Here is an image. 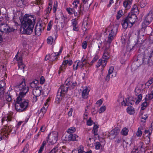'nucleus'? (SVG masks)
<instances>
[{
	"label": "nucleus",
	"instance_id": "1",
	"mask_svg": "<svg viewBox=\"0 0 153 153\" xmlns=\"http://www.w3.org/2000/svg\"><path fill=\"white\" fill-rule=\"evenodd\" d=\"M65 84L61 85L59 88L56 97V101H60L62 100V97L67 92L68 88L70 87L73 89L77 85V83L73 78L72 76L68 78L65 82Z\"/></svg>",
	"mask_w": 153,
	"mask_h": 153
},
{
	"label": "nucleus",
	"instance_id": "2",
	"mask_svg": "<svg viewBox=\"0 0 153 153\" xmlns=\"http://www.w3.org/2000/svg\"><path fill=\"white\" fill-rule=\"evenodd\" d=\"M35 23V19L32 16L24 17L22 23V27L23 29V33L30 34L33 32Z\"/></svg>",
	"mask_w": 153,
	"mask_h": 153
},
{
	"label": "nucleus",
	"instance_id": "3",
	"mask_svg": "<svg viewBox=\"0 0 153 153\" xmlns=\"http://www.w3.org/2000/svg\"><path fill=\"white\" fill-rule=\"evenodd\" d=\"M23 97H18L16 98L15 108L18 111H25L29 106V101L27 99H23Z\"/></svg>",
	"mask_w": 153,
	"mask_h": 153
},
{
	"label": "nucleus",
	"instance_id": "4",
	"mask_svg": "<svg viewBox=\"0 0 153 153\" xmlns=\"http://www.w3.org/2000/svg\"><path fill=\"white\" fill-rule=\"evenodd\" d=\"M118 25L115 24L113 26H111L108 27L109 30L110 31V33L108 36L107 42L110 43L112 40L114 39L115 36L117 34V31Z\"/></svg>",
	"mask_w": 153,
	"mask_h": 153
},
{
	"label": "nucleus",
	"instance_id": "5",
	"mask_svg": "<svg viewBox=\"0 0 153 153\" xmlns=\"http://www.w3.org/2000/svg\"><path fill=\"white\" fill-rule=\"evenodd\" d=\"M18 86L19 91L18 97H24L29 91V88L26 85L25 81L24 80Z\"/></svg>",
	"mask_w": 153,
	"mask_h": 153
},
{
	"label": "nucleus",
	"instance_id": "6",
	"mask_svg": "<svg viewBox=\"0 0 153 153\" xmlns=\"http://www.w3.org/2000/svg\"><path fill=\"white\" fill-rule=\"evenodd\" d=\"M14 29L10 27L9 26L5 24L1 23L0 24V42L2 40V35L3 33H7L13 31Z\"/></svg>",
	"mask_w": 153,
	"mask_h": 153
},
{
	"label": "nucleus",
	"instance_id": "7",
	"mask_svg": "<svg viewBox=\"0 0 153 153\" xmlns=\"http://www.w3.org/2000/svg\"><path fill=\"white\" fill-rule=\"evenodd\" d=\"M87 62L85 59L82 58L81 61H76L73 64V69L74 70H76L78 68H82L87 64Z\"/></svg>",
	"mask_w": 153,
	"mask_h": 153
},
{
	"label": "nucleus",
	"instance_id": "8",
	"mask_svg": "<svg viewBox=\"0 0 153 153\" xmlns=\"http://www.w3.org/2000/svg\"><path fill=\"white\" fill-rule=\"evenodd\" d=\"M48 142L51 144L55 143L58 140V133L56 131H53L49 134L48 136Z\"/></svg>",
	"mask_w": 153,
	"mask_h": 153
},
{
	"label": "nucleus",
	"instance_id": "9",
	"mask_svg": "<svg viewBox=\"0 0 153 153\" xmlns=\"http://www.w3.org/2000/svg\"><path fill=\"white\" fill-rule=\"evenodd\" d=\"M126 18L130 23V26H132L137 19V17L136 15L133 14L128 15Z\"/></svg>",
	"mask_w": 153,
	"mask_h": 153
},
{
	"label": "nucleus",
	"instance_id": "10",
	"mask_svg": "<svg viewBox=\"0 0 153 153\" xmlns=\"http://www.w3.org/2000/svg\"><path fill=\"white\" fill-rule=\"evenodd\" d=\"M13 117L11 114L7 115L6 116L3 117L1 120V122L3 125H7L10 122L12 121Z\"/></svg>",
	"mask_w": 153,
	"mask_h": 153
},
{
	"label": "nucleus",
	"instance_id": "11",
	"mask_svg": "<svg viewBox=\"0 0 153 153\" xmlns=\"http://www.w3.org/2000/svg\"><path fill=\"white\" fill-rule=\"evenodd\" d=\"M6 128L4 129L5 132L8 133V135L10 133H11L12 134L16 133V129L12 125H9L7 126H6Z\"/></svg>",
	"mask_w": 153,
	"mask_h": 153
},
{
	"label": "nucleus",
	"instance_id": "12",
	"mask_svg": "<svg viewBox=\"0 0 153 153\" xmlns=\"http://www.w3.org/2000/svg\"><path fill=\"white\" fill-rule=\"evenodd\" d=\"M6 83L3 80L0 81V97L3 96L6 88Z\"/></svg>",
	"mask_w": 153,
	"mask_h": 153
},
{
	"label": "nucleus",
	"instance_id": "13",
	"mask_svg": "<svg viewBox=\"0 0 153 153\" xmlns=\"http://www.w3.org/2000/svg\"><path fill=\"white\" fill-rule=\"evenodd\" d=\"M42 88L41 87H37L33 89V93L34 96L39 97L41 94Z\"/></svg>",
	"mask_w": 153,
	"mask_h": 153
},
{
	"label": "nucleus",
	"instance_id": "14",
	"mask_svg": "<svg viewBox=\"0 0 153 153\" xmlns=\"http://www.w3.org/2000/svg\"><path fill=\"white\" fill-rule=\"evenodd\" d=\"M107 63V60L102 58V59L98 60L96 66L97 68H99L101 65L103 68H104L106 65Z\"/></svg>",
	"mask_w": 153,
	"mask_h": 153
},
{
	"label": "nucleus",
	"instance_id": "15",
	"mask_svg": "<svg viewBox=\"0 0 153 153\" xmlns=\"http://www.w3.org/2000/svg\"><path fill=\"white\" fill-rule=\"evenodd\" d=\"M93 0H82V1L83 4H84V6L83 7L84 8L85 6H86V8L85 10H88L92 4Z\"/></svg>",
	"mask_w": 153,
	"mask_h": 153
},
{
	"label": "nucleus",
	"instance_id": "16",
	"mask_svg": "<svg viewBox=\"0 0 153 153\" xmlns=\"http://www.w3.org/2000/svg\"><path fill=\"white\" fill-rule=\"evenodd\" d=\"M68 139L69 140L78 141L80 140V138L76 134H70L68 136Z\"/></svg>",
	"mask_w": 153,
	"mask_h": 153
},
{
	"label": "nucleus",
	"instance_id": "17",
	"mask_svg": "<svg viewBox=\"0 0 153 153\" xmlns=\"http://www.w3.org/2000/svg\"><path fill=\"white\" fill-rule=\"evenodd\" d=\"M86 10H85V9L83 7H82V5H80V6L79 7V10H78V13L77 12H76L75 10V12L74 13V16H77L79 17V16L80 15H82L83 13V12H85Z\"/></svg>",
	"mask_w": 153,
	"mask_h": 153
},
{
	"label": "nucleus",
	"instance_id": "18",
	"mask_svg": "<svg viewBox=\"0 0 153 153\" xmlns=\"http://www.w3.org/2000/svg\"><path fill=\"white\" fill-rule=\"evenodd\" d=\"M59 53H52L51 56L46 55L45 57V59L46 60H47L50 58L52 60L56 59L57 58V56L59 55Z\"/></svg>",
	"mask_w": 153,
	"mask_h": 153
},
{
	"label": "nucleus",
	"instance_id": "19",
	"mask_svg": "<svg viewBox=\"0 0 153 153\" xmlns=\"http://www.w3.org/2000/svg\"><path fill=\"white\" fill-rule=\"evenodd\" d=\"M153 18V14L152 12L150 11L145 18V20L148 22V24L151 22Z\"/></svg>",
	"mask_w": 153,
	"mask_h": 153
},
{
	"label": "nucleus",
	"instance_id": "20",
	"mask_svg": "<svg viewBox=\"0 0 153 153\" xmlns=\"http://www.w3.org/2000/svg\"><path fill=\"white\" fill-rule=\"evenodd\" d=\"M42 27L41 26V24H39V26L36 25L35 29V34L37 36H39L41 34L42 32Z\"/></svg>",
	"mask_w": 153,
	"mask_h": 153
},
{
	"label": "nucleus",
	"instance_id": "21",
	"mask_svg": "<svg viewBox=\"0 0 153 153\" xmlns=\"http://www.w3.org/2000/svg\"><path fill=\"white\" fill-rule=\"evenodd\" d=\"M72 25L73 26V30L76 31H78L79 29L76 20L75 19H72Z\"/></svg>",
	"mask_w": 153,
	"mask_h": 153
},
{
	"label": "nucleus",
	"instance_id": "22",
	"mask_svg": "<svg viewBox=\"0 0 153 153\" xmlns=\"http://www.w3.org/2000/svg\"><path fill=\"white\" fill-rule=\"evenodd\" d=\"M110 57L109 50L108 49H106L104 51L102 58L104 59L107 60L109 59Z\"/></svg>",
	"mask_w": 153,
	"mask_h": 153
},
{
	"label": "nucleus",
	"instance_id": "23",
	"mask_svg": "<svg viewBox=\"0 0 153 153\" xmlns=\"http://www.w3.org/2000/svg\"><path fill=\"white\" fill-rule=\"evenodd\" d=\"M132 0H128L125 1L123 3V6L125 7L127 9L130 8L131 5V4Z\"/></svg>",
	"mask_w": 153,
	"mask_h": 153
},
{
	"label": "nucleus",
	"instance_id": "24",
	"mask_svg": "<svg viewBox=\"0 0 153 153\" xmlns=\"http://www.w3.org/2000/svg\"><path fill=\"white\" fill-rule=\"evenodd\" d=\"M122 25L124 29L127 28L128 27H132L130 26L129 25H130V24L128 22V21L126 18L123 21Z\"/></svg>",
	"mask_w": 153,
	"mask_h": 153
},
{
	"label": "nucleus",
	"instance_id": "25",
	"mask_svg": "<svg viewBox=\"0 0 153 153\" xmlns=\"http://www.w3.org/2000/svg\"><path fill=\"white\" fill-rule=\"evenodd\" d=\"M90 23V21L88 17L85 18L83 21V25L85 26V28H87L88 25H89Z\"/></svg>",
	"mask_w": 153,
	"mask_h": 153
},
{
	"label": "nucleus",
	"instance_id": "26",
	"mask_svg": "<svg viewBox=\"0 0 153 153\" xmlns=\"http://www.w3.org/2000/svg\"><path fill=\"white\" fill-rule=\"evenodd\" d=\"M8 133L5 132L4 129L1 130V133H0V141H1L2 139L7 137Z\"/></svg>",
	"mask_w": 153,
	"mask_h": 153
},
{
	"label": "nucleus",
	"instance_id": "27",
	"mask_svg": "<svg viewBox=\"0 0 153 153\" xmlns=\"http://www.w3.org/2000/svg\"><path fill=\"white\" fill-rule=\"evenodd\" d=\"M89 90L86 88L82 92V97L84 98H87L88 97V94Z\"/></svg>",
	"mask_w": 153,
	"mask_h": 153
},
{
	"label": "nucleus",
	"instance_id": "28",
	"mask_svg": "<svg viewBox=\"0 0 153 153\" xmlns=\"http://www.w3.org/2000/svg\"><path fill=\"white\" fill-rule=\"evenodd\" d=\"M98 128V126L97 125H95L92 131L93 133L94 134V135L96 137H98V135L97 133ZM96 138H97V137H96Z\"/></svg>",
	"mask_w": 153,
	"mask_h": 153
},
{
	"label": "nucleus",
	"instance_id": "29",
	"mask_svg": "<svg viewBox=\"0 0 153 153\" xmlns=\"http://www.w3.org/2000/svg\"><path fill=\"white\" fill-rule=\"evenodd\" d=\"M52 8L51 7H48L45 9V18H47L49 16V13H50L51 10Z\"/></svg>",
	"mask_w": 153,
	"mask_h": 153
},
{
	"label": "nucleus",
	"instance_id": "30",
	"mask_svg": "<svg viewBox=\"0 0 153 153\" xmlns=\"http://www.w3.org/2000/svg\"><path fill=\"white\" fill-rule=\"evenodd\" d=\"M127 112L130 114H133L134 113V109L132 106L128 107L126 109Z\"/></svg>",
	"mask_w": 153,
	"mask_h": 153
},
{
	"label": "nucleus",
	"instance_id": "31",
	"mask_svg": "<svg viewBox=\"0 0 153 153\" xmlns=\"http://www.w3.org/2000/svg\"><path fill=\"white\" fill-rule=\"evenodd\" d=\"M143 61L145 64H150V63L152 64V62L149 58V56H145L143 59Z\"/></svg>",
	"mask_w": 153,
	"mask_h": 153
},
{
	"label": "nucleus",
	"instance_id": "32",
	"mask_svg": "<svg viewBox=\"0 0 153 153\" xmlns=\"http://www.w3.org/2000/svg\"><path fill=\"white\" fill-rule=\"evenodd\" d=\"M38 83V81L37 80H35L32 81L30 83V87L33 88H36L37 84Z\"/></svg>",
	"mask_w": 153,
	"mask_h": 153
},
{
	"label": "nucleus",
	"instance_id": "33",
	"mask_svg": "<svg viewBox=\"0 0 153 153\" xmlns=\"http://www.w3.org/2000/svg\"><path fill=\"white\" fill-rule=\"evenodd\" d=\"M153 98V91H152L150 94H149L146 96V100H150Z\"/></svg>",
	"mask_w": 153,
	"mask_h": 153
},
{
	"label": "nucleus",
	"instance_id": "34",
	"mask_svg": "<svg viewBox=\"0 0 153 153\" xmlns=\"http://www.w3.org/2000/svg\"><path fill=\"white\" fill-rule=\"evenodd\" d=\"M119 130L116 128H114V129L111 130L110 134L111 135L112 134L114 135L115 136L116 135H117V134L119 133Z\"/></svg>",
	"mask_w": 153,
	"mask_h": 153
},
{
	"label": "nucleus",
	"instance_id": "35",
	"mask_svg": "<svg viewBox=\"0 0 153 153\" xmlns=\"http://www.w3.org/2000/svg\"><path fill=\"white\" fill-rule=\"evenodd\" d=\"M128 129L125 127L122 129L121 133L123 135L126 136L128 134Z\"/></svg>",
	"mask_w": 153,
	"mask_h": 153
},
{
	"label": "nucleus",
	"instance_id": "36",
	"mask_svg": "<svg viewBox=\"0 0 153 153\" xmlns=\"http://www.w3.org/2000/svg\"><path fill=\"white\" fill-rule=\"evenodd\" d=\"M147 2L146 0H142L139 3L140 5L142 8L144 7L146 5Z\"/></svg>",
	"mask_w": 153,
	"mask_h": 153
},
{
	"label": "nucleus",
	"instance_id": "37",
	"mask_svg": "<svg viewBox=\"0 0 153 153\" xmlns=\"http://www.w3.org/2000/svg\"><path fill=\"white\" fill-rule=\"evenodd\" d=\"M75 10L74 8H71L70 7L67 8L66 9L67 11L70 15L74 14V13L75 12Z\"/></svg>",
	"mask_w": 153,
	"mask_h": 153
},
{
	"label": "nucleus",
	"instance_id": "38",
	"mask_svg": "<svg viewBox=\"0 0 153 153\" xmlns=\"http://www.w3.org/2000/svg\"><path fill=\"white\" fill-rule=\"evenodd\" d=\"M29 147V145L27 143L25 145L21 153H28V150Z\"/></svg>",
	"mask_w": 153,
	"mask_h": 153
},
{
	"label": "nucleus",
	"instance_id": "39",
	"mask_svg": "<svg viewBox=\"0 0 153 153\" xmlns=\"http://www.w3.org/2000/svg\"><path fill=\"white\" fill-rule=\"evenodd\" d=\"M47 41L48 44L51 45L53 42V39L52 36H49L47 38Z\"/></svg>",
	"mask_w": 153,
	"mask_h": 153
},
{
	"label": "nucleus",
	"instance_id": "40",
	"mask_svg": "<svg viewBox=\"0 0 153 153\" xmlns=\"http://www.w3.org/2000/svg\"><path fill=\"white\" fill-rule=\"evenodd\" d=\"M142 91L138 88H136L135 90V94L136 95L142 94Z\"/></svg>",
	"mask_w": 153,
	"mask_h": 153
},
{
	"label": "nucleus",
	"instance_id": "41",
	"mask_svg": "<svg viewBox=\"0 0 153 153\" xmlns=\"http://www.w3.org/2000/svg\"><path fill=\"white\" fill-rule=\"evenodd\" d=\"M144 41V40L142 39L141 38H138L137 39V42L136 45H137L138 46H140L141 44H142Z\"/></svg>",
	"mask_w": 153,
	"mask_h": 153
},
{
	"label": "nucleus",
	"instance_id": "42",
	"mask_svg": "<svg viewBox=\"0 0 153 153\" xmlns=\"http://www.w3.org/2000/svg\"><path fill=\"white\" fill-rule=\"evenodd\" d=\"M137 96L138 99L135 102V104L136 105L138 104L139 102H140L142 98V94L136 95Z\"/></svg>",
	"mask_w": 153,
	"mask_h": 153
},
{
	"label": "nucleus",
	"instance_id": "43",
	"mask_svg": "<svg viewBox=\"0 0 153 153\" xmlns=\"http://www.w3.org/2000/svg\"><path fill=\"white\" fill-rule=\"evenodd\" d=\"M123 11L122 10H119L117 12V19H119L123 15Z\"/></svg>",
	"mask_w": 153,
	"mask_h": 153
},
{
	"label": "nucleus",
	"instance_id": "44",
	"mask_svg": "<svg viewBox=\"0 0 153 153\" xmlns=\"http://www.w3.org/2000/svg\"><path fill=\"white\" fill-rule=\"evenodd\" d=\"M84 147L82 146H80L78 148L77 151L79 153H85V152L83 151Z\"/></svg>",
	"mask_w": 153,
	"mask_h": 153
},
{
	"label": "nucleus",
	"instance_id": "45",
	"mask_svg": "<svg viewBox=\"0 0 153 153\" xmlns=\"http://www.w3.org/2000/svg\"><path fill=\"white\" fill-rule=\"evenodd\" d=\"M76 131V129L74 127H71L69 128L67 130V132L69 133H73Z\"/></svg>",
	"mask_w": 153,
	"mask_h": 153
},
{
	"label": "nucleus",
	"instance_id": "46",
	"mask_svg": "<svg viewBox=\"0 0 153 153\" xmlns=\"http://www.w3.org/2000/svg\"><path fill=\"white\" fill-rule=\"evenodd\" d=\"M79 0H77L76 1H74L73 3V8H76L78 7V4H79Z\"/></svg>",
	"mask_w": 153,
	"mask_h": 153
},
{
	"label": "nucleus",
	"instance_id": "47",
	"mask_svg": "<svg viewBox=\"0 0 153 153\" xmlns=\"http://www.w3.org/2000/svg\"><path fill=\"white\" fill-rule=\"evenodd\" d=\"M150 136L146 135L144 137L145 141L146 144H148L150 141Z\"/></svg>",
	"mask_w": 153,
	"mask_h": 153
},
{
	"label": "nucleus",
	"instance_id": "48",
	"mask_svg": "<svg viewBox=\"0 0 153 153\" xmlns=\"http://www.w3.org/2000/svg\"><path fill=\"white\" fill-rule=\"evenodd\" d=\"M147 23H148L145 20H144L142 25V28L145 29L146 27L150 24L149 23L148 24Z\"/></svg>",
	"mask_w": 153,
	"mask_h": 153
},
{
	"label": "nucleus",
	"instance_id": "49",
	"mask_svg": "<svg viewBox=\"0 0 153 153\" xmlns=\"http://www.w3.org/2000/svg\"><path fill=\"white\" fill-rule=\"evenodd\" d=\"M99 56L97 55H96L93 58L92 60L91 61V62L90 63V65H91L95 62H96L97 60L99 59Z\"/></svg>",
	"mask_w": 153,
	"mask_h": 153
},
{
	"label": "nucleus",
	"instance_id": "50",
	"mask_svg": "<svg viewBox=\"0 0 153 153\" xmlns=\"http://www.w3.org/2000/svg\"><path fill=\"white\" fill-rule=\"evenodd\" d=\"M153 82V78H152L149 80L145 84V85L148 87Z\"/></svg>",
	"mask_w": 153,
	"mask_h": 153
},
{
	"label": "nucleus",
	"instance_id": "51",
	"mask_svg": "<svg viewBox=\"0 0 153 153\" xmlns=\"http://www.w3.org/2000/svg\"><path fill=\"white\" fill-rule=\"evenodd\" d=\"M106 109V107L105 106H102L100 108L99 112L100 113H101L104 112Z\"/></svg>",
	"mask_w": 153,
	"mask_h": 153
},
{
	"label": "nucleus",
	"instance_id": "52",
	"mask_svg": "<svg viewBox=\"0 0 153 153\" xmlns=\"http://www.w3.org/2000/svg\"><path fill=\"white\" fill-rule=\"evenodd\" d=\"M57 7V2H56V3H54V4L53 6V13H55L56 10V9Z\"/></svg>",
	"mask_w": 153,
	"mask_h": 153
},
{
	"label": "nucleus",
	"instance_id": "53",
	"mask_svg": "<svg viewBox=\"0 0 153 153\" xmlns=\"http://www.w3.org/2000/svg\"><path fill=\"white\" fill-rule=\"evenodd\" d=\"M6 99L7 101L10 102L12 100V98L10 95L8 94L6 96Z\"/></svg>",
	"mask_w": 153,
	"mask_h": 153
},
{
	"label": "nucleus",
	"instance_id": "54",
	"mask_svg": "<svg viewBox=\"0 0 153 153\" xmlns=\"http://www.w3.org/2000/svg\"><path fill=\"white\" fill-rule=\"evenodd\" d=\"M66 66L62 65L59 68V73L60 72L64 71L65 69L66 68Z\"/></svg>",
	"mask_w": 153,
	"mask_h": 153
},
{
	"label": "nucleus",
	"instance_id": "55",
	"mask_svg": "<svg viewBox=\"0 0 153 153\" xmlns=\"http://www.w3.org/2000/svg\"><path fill=\"white\" fill-rule=\"evenodd\" d=\"M94 123L93 121L91 119V118H90L87 122V125L88 126H91Z\"/></svg>",
	"mask_w": 153,
	"mask_h": 153
},
{
	"label": "nucleus",
	"instance_id": "56",
	"mask_svg": "<svg viewBox=\"0 0 153 153\" xmlns=\"http://www.w3.org/2000/svg\"><path fill=\"white\" fill-rule=\"evenodd\" d=\"M100 143L99 142H97L95 143V148L96 149H100Z\"/></svg>",
	"mask_w": 153,
	"mask_h": 153
},
{
	"label": "nucleus",
	"instance_id": "57",
	"mask_svg": "<svg viewBox=\"0 0 153 153\" xmlns=\"http://www.w3.org/2000/svg\"><path fill=\"white\" fill-rule=\"evenodd\" d=\"M82 47L83 48L85 49L87 48V42L86 41H83L82 43Z\"/></svg>",
	"mask_w": 153,
	"mask_h": 153
},
{
	"label": "nucleus",
	"instance_id": "58",
	"mask_svg": "<svg viewBox=\"0 0 153 153\" xmlns=\"http://www.w3.org/2000/svg\"><path fill=\"white\" fill-rule=\"evenodd\" d=\"M58 150V148L57 147H56L52 149L49 153H55Z\"/></svg>",
	"mask_w": 153,
	"mask_h": 153
},
{
	"label": "nucleus",
	"instance_id": "59",
	"mask_svg": "<svg viewBox=\"0 0 153 153\" xmlns=\"http://www.w3.org/2000/svg\"><path fill=\"white\" fill-rule=\"evenodd\" d=\"M149 58L152 62V64H153V50L152 51L150 56H149Z\"/></svg>",
	"mask_w": 153,
	"mask_h": 153
},
{
	"label": "nucleus",
	"instance_id": "60",
	"mask_svg": "<svg viewBox=\"0 0 153 153\" xmlns=\"http://www.w3.org/2000/svg\"><path fill=\"white\" fill-rule=\"evenodd\" d=\"M114 69V68L113 66H111L110 67L109 69L108 70V73L109 74H110L113 73V70Z\"/></svg>",
	"mask_w": 153,
	"mask_h": 153
},
{
	"label": "nucleus",
	"instance_id": "61",
	"mask_svg": "<svg viewBox=\"0 0 153 153\" xmlns=\"http://www.w3.org/2000/svg\"><path fill=\"white\" fill-rule=\"evenodd\" d=\"M139 128H138V131L137 133V135L139 137H140L142 134V131L139 129Z\"/></svg>",
	"mask_w": 153,
	"mask_h": 153
},
{
	"label": "nucleus",
	"instance_id": "62",
	"mask_svg": "<svg viewBox=\"0 0 153 153\" xmlns=\"http://www.w3.org/2000/svg\"><path fill=\"white\" fill-rule=\"evenodd\" d=\"M144 133H145V135H146L147 134H148V135H147L149 136H149H151L152 134V131L151 130L149 131V130H146L144 131Z\"/></svg>",
	"mask_w": 153,
	"mask_h": 153
},
{
	"label": "nucleus",
	"instance_id": "63",
	"mask_svg": "<svg viewBox=\"0 0 153 153\" xmlns=\"http://www.w3.org/2000/svg\"><path fill=\"white\" fill-rule=\"evenodd\" d=\"M142 107H141L142 109V110L144 109L147 106V104L146 102H143L142 104Z\"/></svg>",
	"mask_w": 153,
	"mask_h": 153
},
{
	"label": "nucleus",
	"instance_id": "64",
	"mask_svg": "<svg viewBox=\"0 0 153 153\" xmlns=\"http://www.w3.org/2000/svg\"><path fill=\"white\" fill-rule=\"evenodd\" d=\"M137 148H134L132 150L131 153H138Z\"/></svg>",
	"mask_w": 153,
	"mask_h": 153
}]
</instances>
